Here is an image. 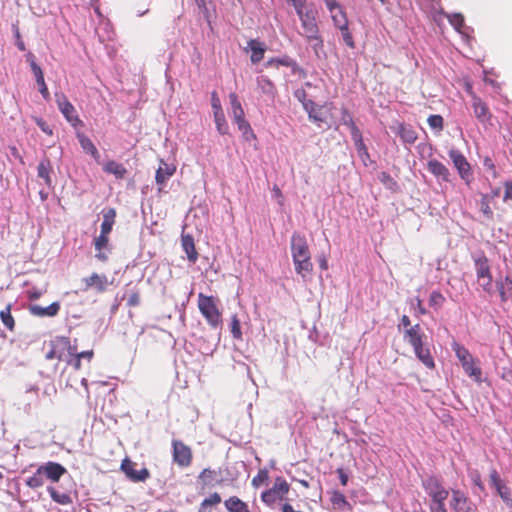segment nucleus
<instances>
[{"mask_svg":"<svg viewBox=\"0 0 512 512\" xmlns=\"http://www.w3.org/2000/svg\"><path fill=\"white\" fill-rule=\"evenodd\" d=\"M248 47L251 50V62L256 64L264 58L265 46L258 40L251 39L248 42Z\"/></svg>","mask_w":512,"mask_h":512,"instance_id":"nucleus-31","label":"nucleus"},{"mask_svg":"<svg viewBox=\"0 0 512 512\" xmlns=\"http://www.w3.org/2000/svg\"><path fill=\"white\" fill-rule=\"evenodd\" d=\"M60 303L59 302H53L47 307H42L37 304H32L28 306V310L31 315L36 317H55L59 311H60Z\"/></svg>","mask_w":512,"mask_h":512,"instance_id":"nucleus-20","label":"nucleus"},{"mask_svg":"<svg viewBox=\"0 0 512 512\" xmlns=\"http://www.w3.org/2000/svg\"><path fill=\"white\" fill-rule=\"evenodd\" d=\"M418 360L428 369L435 368V361L426 343L420 342L412 346Z\"/></svg>","mask_w":512,"mask_h":512,"instance_id":"nucleus-19","label":"nucleus"},{"mask_svg":"<svg viewBox=\"0 0 512 512\" xmlns=\"http://www.w3.org/2000/svg\"><path fill=\"white\" fill-rule=\"evenodd\" d=\"M81 361L82 359L79 356H77V350L75 351V354H70L69 357L66 359L67 365L71 366L74 370L81 369Z\"/></svg>","mask_w":512,"mask_h":512,"instance_id":"nucleus-53","label":"nucleus"},{"mask_svg":"<svg viewBox=\"0 0 512 512\" xmlns=\"http://www.w3.org/2000/svg\"><path fill=\"white\" fill-rule=\"evenodd\" d=\"M257 85L261 91L274 97L277 93V89L274 83L267 76H260L257 78Z\"/></svg>","mask_w":512,"mask_h":512,"instance_id":"nucleus-37","label":"nucleus"},{"mask_svg":"<svg viewBox=\"0 0 512 512\" xmlns=\"http://www.w3.org/2000/svg\"><path fill=\"white\" fill-rule=\"evenodd\" d=\"M51 163L49 159H43L40 161L37 167L38 177L42 178L47 186H51L52 180L50 177Z\"/></svg>","mask_w":512,"mask_h":512,"instance_id":"nucleus-36","label":"nucleus"},{"mask_svg":"<svg viewBox=\"0 0 512 512\" xmlns=\"http://www.w3.org/2000/svg\"><path fill=\"white\" fill-rule=\"evenodd\" d=\"M445 17H447L449 23L454 27V29L462 33V29L465 26V20L464 16L460 13H454V14H445L443 13Z\"/></svg>","mask_w":512,"mask_h":512,"instance_id":"nucleus-44","label":"nucleus"},{"mask_svg":"<svg viewBox=\"0 0 512 512\" xmlns=\"http://www.w3.org/2000/svg\"><path fill=\"white\" fill-rule=\"evenodd\" d=\"M290 485L281 476L276 477L273 486L261 494V500L269 507H273L276 503L283 501L289 493Z\"/></svg>","mask_w":512,"mask_h":512,"instance_id":"nucleus-5","label":"nucleus"},{"mask_svg":"<svg viewBox=\"0 0 512 512\" xmlns=\"http://www.w3.org/2000/svg\"><path fill=\"white\" fill-rule=\"evenodd\" d=\"M303 106L308 113L309 119L318 127H321L322 124H328V119L331 116L332 110L331 104L317 105L314 101L308 100L303 104Z\"/></svg>","mask_w":512,"mask_h":512,"instance_id":"nucleus-6","label":"nucleus"},{"mask_svg":"<svg viewBox=\"0 0 512 512\" xmlns=\"http://www.w3.org/2000/svg\"><path fill=\"white\" fill-rule=\"evenodd\" d=\"M341 121L342 123L350 129L351 137L355 135V133H360V129L356 126L352 115L346 108L341 110Z\"/></svg>","mask_w":512,"mask_h":512,"instance_id":"nucleus-41","label":"nucleus"},{"mask_svg":"<svg viewBox=\"0 0 512 512\" xmlns=\"http://www.w3.org/2000/svg\"><path fill=\"white\" fill-rule=\"evenodd\" d=\"M496 285L501 301L504 303L512 301V279L507 276L504 280L498 281Z\"/></svg>","mask_w":512,"mask_h":512,"instance_id":"nucleus-29","label":"nucleus"},{"mask_svg":"<svg viewBox=\"0 0 512 512\" xmlns=\"http://www.w3.org/2000/svg\"><path fill=\"white\" fill-rule=\"evenodd\" d=\"M423 487L432 501L447 500L449 496V491L435 477L426 479Z\"/></svg>","mask_w":512,"mask_h":512,"instance_id":"nucleus-16","label":"nucleus"},{"mask_svg":"<svg viewBox=\"0 0 512 512\" xmlns=\"http://www.w3.org/2000/svg\"><path fill=\"white\" fill-rule=\"evenodd\" d=\"M109 245V236L101 234L94 239L95 250L97 251L95 257L101 262H106L108 260V255L103 252L104 249H107Z\"/></svg>","mask_w":512,"mask_h":512,"instance_id":"nucleus-26","label":"nucleus"},{"mask_svg":"<svg viewBox=\"0 0 512 512\" xmlns=\"http://www.w3.org/2000/svg\"><path fill=\"white\" fill-rule=\"evenodd\" d=\"M291 253L295 271L305 277L313 269L311 255L305 236L294 233L291 237Z\"/></svg>","mask_w":512,"mask_h":512,"instance_id":"nucleus-1","label":"nucleus"},{"mask_svg":"<svg viewBox=\"0 0 512 512\" xmlns=\"http://www.w3.org/2000/svg\"><path fill=\"white\" fill-rule=\"evenodd\" d=\"M325 4L330 13L342 8L336 0H325Z\"/></svg>","mask_w":512,"mask_h":512,"instance_id":"nucleus-63","label":"nucleus"},{"mask_svg":"<svg viewBox=\"0 0 512 512\" xmlns=\"http://www.w3.org/2000/svg\"><path fill=\"white\" fill-rule=\"evenodd\" d=\"M35 122L37 126L47 135L51 136L53 134V130L51 127L47 124L45 120L42 118H35Z\"/></svg>","mask_w":512,"mask_h":512,"instance_id":"nucleus-56","label":"nucleus"},{"mask_svg":"<svg viewBox=\"0 0 512 512\" xmlns=\"http://www.w3.org/2000/svg\"><path fill=\"white\" fill-rule=\"evenodd\" d=\"M229 100L232 110V117L234 119V122L240 121L245 118V113L242 108L241 102L238 99V96L236 93L232 92L229 94Z\"/></svg>","mask_w":512,"mask_h":512,"instance_id":"nucleus-33","label":"nucleus"},{"mask_svg":"<svg viewBox=\"0 0 512 512\" xmlns=\"http://www.w3.org/2000/svg\"><path fill=\"white\" fill-rule=\"evenodd\" d=\"M475 268L479 285L488 294H492V275L488 259L483 256L475 260Z\"/></svg>","mask_w":512,"mask_h":512,"instance_id":"nucleus-9","label":"nucleus"},{"mask_svg":"<svg viewBox=\"0 0 512 512\" xmlns=\"http://www.w3.org/2000/svg\"><path fill=\"white\" fill-rule=\"evenodd\" d=\"M176 172V167L172 164H168L163 160L160 161V165L156 171L155 181L161 186L159 191L162 190V187L165 185L166 181L174 175Z\"/></svg>","mask_w":512,"mask_h":512,"instance_id":"nucleus-21","label":"nucleus"},{"mask_svg":"<svg viewBox=\"0 0 512 512\" xmlns=\"http://www.w3.org/2000/svg\"><path fill=\"white\" fill-rule=\"evenodd\" d=\"M231 333L235 339H242L241 324L236 314L231 316Z\"/></svg>","mask_w":512,"mask_h":512,"instance_id":"nucleus-52","label":"nucleus"},{"mask_svg":"<svg viewBox=\"0 0 512 512\" xmlns=\"http://www.w3.org/2000/svg\"><path fill=\"white\" fill-rule=\"evenodd\" d=\"M77 139L79 141V144L81 148L86 152L89 153L96 161H99L100 154L96 148V146L93 144L90 138H88L83 133H77Z\"/></svg>","mask_w":512,"mask_h":512,"instance_id":"nucleus-28","label":"nucleus"},{"mask_svg":"<svg viewBox=\"0 0 512 512\" xmlns=\"http://www.w3.org/2000/svg\"><path fill=\"white\" fill-rule=\"evenodd\" d=\"M489 481L506 506L512 508V488L500 477L496 469L490 471Z\"/></svg>","mask_w":512,"mask_h":512,"instance_id":"nucleus-8","label":"nucleus"},{"mask_svg":"<svg viewBox=\"0 0 512 512\" xmlns=\"http://www.w3.org/2000/svg\"><path fill=\"white\" fill-rule=\"evenodd\" d=\"M446 299L444 295L440 291H432L429 297V305L434 308L435 310L440 309Z\"/></svg>","mask_w":512,"mask_h":512,"instance_id":"nucleus-49","label":"nucleus"},{"mask_svg":"<svg viewBox=\"0 0 512 512\" xmlns=\"http://www.w3.org/2000/svg\"><path fill=\"white\" fill-rule=\"evenodd\" d=\"M468 93L471 96V107L476 119L482 124L490 123L492 119V113L490 112L487 103L483 101L479 96H477L472 91L471 87H469Z\"/></svg>","mask_w":512,"mask_h":512,"instance_id":"nucleus-12","label":"nucleus"},{"mask_svg":"<svg viewBox=\"0 0 512 512\" xmlns=\"http://www.w3.org/2000/svg\"><path fill=\"white\" fill-rule=\"evenodd\" d=\"M504 197L503 200L506 201H512V181H506L504 183Z\"/></svg>","mask_w":512,"mask_h":512,"instance_id":"nucleus-61","label":"nucleus"},{"mask_svg":"<svg viewBox=\"0 0 512 512\" xmlns=\"http://www.w3.org/2000/svg\"><path fill=\"white\" fill-rule=\"evenodd\" d=\"M268 480H269L268 470L263 468V469H260L258 471V473L253 477V479L251 481V485L257 489V488L261 487L262 485L266 484Z\"/></svg>","mask_w":512,"mask_h":512,"instance_id":"nucleus-48","label":"nucleus"},{"mask_svg":"<svg viewBox=\"0 0 512 512\" xmlns=\"http://www.w3.org/2000/svg\"><path fill=\"white\" fill-rule=\"evenodd\" d=\"M49 347L55 349L58 355V361H66L70 354H75L77 350L76 345H72L71 341L66 336H57L49 342Z\"/></svg>","mask_w":512,"mask_h":512,"instance_id":"nucleus-15","label":"nucleus"},{"mask_svg":"<svg viewBox=\"0 0 512 512\" xmlns=\"http://www.w3.org/2000/svg\"><path fill=\"white\" fill-rule=\"evenodd\" d=\"M116 218V210L114 208H109L104 214H103V221L101 224V234L108 235L112 231L113 225L115 223Z\"/></svg>","mask_w":512,"mask_h":512,"instance_id":"nucleus-32","label":"nucleus"},{"mask_svg":"<svg viewBox=\"0 0 512 512\" xmlns=\"http://www.w3.org/2000/svg\"><path fill=\"white\" fill-rule=\"evenodd\" d=\"M396 134L405 144H414L418 138L417 132L409 125L398 124Z\"/></svg>","mask_w":512,"mask_h":512,"instance_id":"nucleus-23","label":"nucleus"},{"mask_svg":"<svg viewBox=\"0 0 512 512\" xmlns=\"http://www.w3.org/2000/svg\"><path fill=\"white\" fill-rule=\"evenodd\" d=\"M352 140L354 142L355 148L358 152V155L363 159L364 157H368V150L367 147L363 141L362 133H355L354 136H352Z\"/></svg>","mask_w":512,"mask_h":512,"instance_id":"nucleus-45","label":"nucleus"},{"mask_svg":"<svg viewBox=\"0 0 512 512\" xmlns=\"http://www.w3.org/2000/svg\"><path fill=\"white\" fill-rule=\"evenodd\" d=\"M43 476H44L43 473H39V468H38L37 471L26 480V485L32 489L41 487L44 483Z\"/></svg>","mask_w":512,"mask_h":512,"instance_id":"nucleus-50","label":"nucleus"},{"mask_svg":"<svg viewBox=\"0 0 512 512\" xmlns=\"http://www.w3.org/2000/svg\"><path fill=\"white\" fill-rule=\"evenodd\" d=\"M30 66L36 78V81L44 79V74L41 67L34 60L31 61Z\"/></svg>","mask_w":512,"mask_h":512,"instance_id":"nucleus-59","label":"nucleus"},{"mask_svg":"<svg viewBox=\"0 0 512 512\" xmlns=\"http://www.w3.org/2000/svg\"><path fill=\"white\" fill-rule=\"evenodd\" d=\"M82 283L84 284V291L94 290L96 293L101 294L108 290L112 281H109L105 274L93 272L89 276L83 278Z\"/></svg>","mask_w":512,"mask_h":512,"instance_id":"nucleus-13","label":"nucleus"},{"mask_svg":"<svg viewBox=\"0 0 512 512\" xmlns=\"http://www.w3.org/2000/svg\"><path fill=\"white\" fill-rule=\"evenodd\" d=\"M452 349L455 352L456 357L461 363V366L465 373L473 378L476 382L482 381V370L479 366L478 360H476L463 345L454 342Z\"/></svg>","mask_w":512,"mask_h":512,"instance_id":"nucleus-3","label":"nucleus"},{"mask_svg":"<svg viewBox=\"0 0 512 512\" xmlns=\"http://www.w3.org/2000/svg\"><path fill=\"white\" fill-rule=\"evenodd\" d=\"M106 173L113 174L117 179H123L127 173V169L114 160H110L103 166Z\"/></svg>","mask_w":512,"mask_h":512,"instance_id":"nucleus-34","label":"nucleus"},{"mask_svg":"<svg viewBox=\"0 0 512 512\" xmlns=\"http://www.w3.org/2000/svg\"><path fill=\"white\" fill-rule=\"evenodd\" d=\"M197 306L210 328L218 329L222 327V312L218 307L217 298L199 293Z\"/></svg>","mask_w":512,"mask_h":512,"instance_id":"nucleus-2","label":"nucleus"},{"mask_svg":"<svg viewBox=\"0 0 512 512\" xmlns=\"http://www.w3.org/2000/svg\"><path fill=\"white\" fill-rule=\"evenodd\" d=\"M217 476V472L210 468H205L201 471L198 479L201 481L203 486L211 485Z\"/></svg>","mask_w":512,"mask_h":512,"instance_id":"nucleus-47","label":"nucleus"},{"mask_svg":"<svg viewBox=\"0 0 512 512\" xmlns=\"http://www.w3.org/2000/svg\"><path fill=\"white\" fill-rule=\"evenodd\" d=\"M339 30L341 31V34H342L345 44L348 47L353 48L355 44H354L353 36H352L351 32L349 31V27L347 26V28H340Z\"/></svg>","mask_w":512,"mask_h":512,"instance_id":"nucleus-55","label":"nucleus"},{"mask_svg":"<svg viewBox=\"0 0 512 512\" xmlns=\"http://www.w3.org/2000/svg\"><path fill=\"white\" fill-rule=\"evenodd\" d=\"M39 473H43L52 482H58L67 473V470L60 463L49 461L39 466Z\"/></svg>","mask_w":512,"mask_h":512,"instance_id":"nucleus-18","label":"nucleus"},{"mask_svg":"<svg viewBox=\"0 0 512 512\" xmlns=\"http://www.w3.org/2000/svg\"><path fill=\"white\" fill-rule=\"evenodd\" d=\"M427 168L430 173H432L435 177L442 179L445 182L450 181V172L448 168L436 159L429 160L427 163Z\"/></svg>","mask_w":512,"mask_h":512,"instance_id":"nucleus-22","label":"nucleus"},{"mask_svg":"<svg viewBox=\"0 0 512 512\" xmlns=\"http://www.w3.org/2000/svg\"><path fill=\"white\" fill-rule=\"evenodd\" d=\"M235 123L238 129L242 132V136L246 141L250 142L252 140L257 139L256 134L254 133L249 122L245 118Z\"/></svg>","mask_w":512,"mask_h":512,"instance_id":"nucleus-38","label":"nucleus"},{"mask_svg":"<svg viewBox=\"0 0 512 512\" xmlns=\"http://www.w3.org/2000/svg\"><path fill=\"white\" fill-rule=\"evenodd\" d=\"M332 21L336 28H347L349 25L347 15L343 8L338 9L337 11H334L331 13Z\"/></svg>","mask_w":512,"mask_h":512,"instance_id":"nucleus-42","label":"nucleus"},{"mask_svg":"<svg viewBox=\"0 0 512 512\" xmlns=\"http://www.w3.org/2000/svg\"><path fill=\"white\" fill-rule=\"evenodd\" d=\"M211 105H212V109H213V114L216 112L217 113L223 112L220 100H219L216 92L212 93Z\"/></svg>","mask_w":512,"mask_h":512,"instance_id":"nucleus-57","label":"nucleus"},{"mask_svg":"<svg viewBox=\"0 0 512 512\" xmlns=\"http://www.w3.org/2000/svg\"><path fill=\"white\" fill-rule=\"evenodd\" d=\"M47 492L49 493L51 499L57 504L66 506L73 503L72 497L69 493L61 492L53 486H48Z\"/></svg>","mask_w":512,"mask_h":512,"instance_id":"nucleus-30","label":"nucleus"},{"mask_svg":"<svg viewBox=\"0 0 512 512\" xmlns=\"http://www.w3.org/2000/svg\"><path fill=\"white\" fill-rule=\"evenodd\" d=\"M272 191H273V194H274L275 198L277 199L279 205L282 206L284 204V196L282 194L281 189L277 185H274Z\"/></svg>","mask_w":512,"mask_h":512,"instance_id":"nucleus-64","label":"nucleus"},{"mask_svg":"<svg viewBox=\"0 0 512 512\" xmlns=\"http://www.w3.org/2000/svg\"><path fill=\"white\" fill-rule=\"evenodd\" d=\"M493 201L488 198L485 194L481 195V199L479 202L480 210L485 217L486 220L491 221L494 218V213L491 208V203Z\"/></svg>","mask_w":512,"mask_h":512,"instance_id":"nucleus-40","label":"nucleus"},{"mask_svg":"<svg viewBox=\"0 0 512 512\" xmlns=\"http://www.w3.org/2000/svg\"><path fill=\"white\" fill-rule=\"evenodd\" d=\"M291 4L295 8L296 13H297L299 19L303 18L305 16V11L303 10L304 3L301 0H296L293 3H291Z\"/></svg>","mask_w":512,"mask_h":512,"instance_id":"nucleus-62","label":"nucleus"},{"mask_svg":"<svg viewBox=\"0 0 512 512\" xmlns=\"http://www.w3.org/2000/svg\"><path fill=\"white\" fill-rule=\"evenodd\" d=\"M56 103L62 115L74 128L84 126V123L79 118L75 107L64 94H56Z\"/></svg>","mask_w":512,"mask_h":512,"instance_id":"nucleus-7","label":"nucleus"},{"mask_svg":"<svg viewBox=\"0 0 512 512\" xmlns=\"http://www.w3.org/2000/svg\"><path fill=\"white\" fill-rule=\"evenodd\" d=\"M213 115H214V121H215L216 129H217L218 133L221 135H227L229 133V126L226 121L224 112H220V113L216 112Z\"/></svg>","mask_w":512,"mask_h":512,"instance_id":"nucleus-43","label":"nucleus"},{"mask_svg":"<svg viewBox=\"0 0 512 512\" xmlns=\"http://www.w3.org/2000/svg\"><path fill=\"white\" fill-rule=\"evenodd\" d=\"M136 467L137 463L126 457L122 460L120 469L130 481L135 483L145 482L150 478V472L147 468L137 470Z\"/></svg>","mask_w":512,"mask_h":512,"instance_id":"nucleus-10","label":"nucleus"},{"mask_svg":"<svg viewBox=\"0 0 512 512\" xmlns=\"http://www.w3.org/2000/svg\"><path fill=\"white\" fill-rule=\"evenodd\" d=\"M222 498L219 493L214 492L205 498L199 505L198 512H211L212 508L220 504Z\"/></svg>","mask_w":512,"mask_h":512,"instance_id":"nucleus-35","label":"nucleus"},{"mask_svg":"<svg viewBox=\"0 0 512 512\" xmlns=\"http://www.w3.org/2000/svg\"><path fill=\"white\" fill-rule=\"evenodd\" d=\"M12 305L8 304L3 310L0 311V318L3 325L10 331L15 328V320L11 314Z\"/></svg>","mask_w":512,"mask_h":512,"instance_id":"nucleus-39","label":"nucleus"},{"mask_svg":"<svg viewBox=\"0 0 512 512\" xmlns=\"http://www.w3.org/2000/svg\"><path fill=\"white\" fill-rule=\"evenodd\" d=\"M426 336L422 332L419 324H415L412 327H409L404 332V339L411 345H415L417 343L423 342Z\"/></svg>","mask_w":512,"mask_h":512,"instance_id":"nucleus-25","label":"nucleus"},{"mask_svg":"<svg viewBox=\"0 0 512 512\" xmlns=\"http://www.w3.org/2000/svg\"><path fill=\"white\" fill-rule=\"evenodd\" d=\"M294 64H295V62L293 60H291L289 57L270 59L267 62V66H271V65L279 66V65H281V66H285V67H291Z\"/></svg>","mask_w":512,"mask_h":512,"instance_id":"nucleus-54","label":"nucleus"},{"mask_svg":"<svg viewBox=\"0 0 512 512\" xmlns=\"http://www.w3.org/2000/svg\"><path fill=\"white\" fill-rule=\"evenodd\" d=\"M315 14V11L312 9L306 10L305 16L300 18V21L303 29L302 35L311 43L313 49L317 51L323 47V40L320 36Z\"/></svg>","mask_w":512,"mask_h":512,"instance_id":"nucleus-4","label":"nucleus"},{"mask_svg":"<svg viewBox=\"0 0 512 512\" xmlns=\"http://www.w3.org/2000/svg\"><path fill=\"white\" fill-rule=\"evenodd\" d=\"M451 507L455 512H476L475 506L460 490L452 491Z\"/></svg>","mask_w":512,"mask_h":512,"instance_id":"nucleus-17","label":"nucleus"},{"mask_svg":"<svg viewBox=\"0 0 512 512\" xmlns=\"http://www.w3.org/2000/svg\"><path fill=\"white\" fill-rule=\"evenodd\" d=\"M172 448L174 463L181 468L189 467L193 459L191 448L180 440H173Z\"/></svg>","mask_w":512,"mask_h":512,"instance_id":"nucleus-11","label":"nucleus"},{"mask_svg":"<svg viewBox=\"0 0 512 512\" xmlns=\"http://www.w3.org/2000/svg\"><path fill=\"white\" fill-rule=\"evenodd\" d=\"M140 304V293L138 291L132 292L127 300V305L130 307H136Z\"/></svg>","mask_w":512,"mask_h":512,"instance_id":"nucleus-58","label":"nucleus"},{"mask_svg":"<svg viewBox=\"0 0 512 512\" xmlns=\"http://www.w3.org/2000/svg\"><path fill=\"white\" fill-rule=\"evenodd\" d=\"M427 122L431 129L435 131L436 134H440L444 128V119L441 115L433 114L430 115L427 119Z\"/></svg>","mask_w":512,"mask_h":512,"instance_id":"nucleus-46","label":"nucleus"},{"mask_svg":"<svg viewBox=\"0 0 512 512\" xmlns=\"http://www.w3.org/2000/svg\"><path fill=\"white\" fill-rule=\"evenodd\" d=\"M36 82H37V85H38V88H39V92L42 94L43 98L46 99V100L49 99L50 93L48 91V88H47V85L45 83V80L42 79V80H38Z\"/></svg>","mask_w":512,"mask_h":512,"instance_id":"nucleus-60","label":"nucleus"},{"mask_svg":"<svg viewBox=\"0 0 512 512\" xmlns=\"http://www.w3.org/2000/svg\"><path fill=\"white\" fill-rule=\"evenodd\" d=\"M181 245L190 262L195 263L198 259V252L195 248L194 239L191 235L186 234L181 237Z\"/></svg>","mask_w":512,"mask_h":512,"instance_id":"nucleus-24","label":"nucleus"},{"mask_svg":"<svg viewBox=\"0 0 512 512\" xmlns=\"http://www.w3.org/2000/svg\"><path fill=\"white\" fill-rule=\"evenodd\" d=\"M331 502L334 505V507H337L339 509H342L348 505L345 495L339 491H334L332 493Z\"/></svg>","mask_w":512,"mask_h":512,"instance_id":"nucleus-51","label":"nucleus"},{"mask_svg":"<svg viewBox=\"0 0 512 512\" xmlns=\"http://www.w3.org/2000/svg\"><path fill=\"white\" fill-rule=\"evenodd\" d=\"M449 157L452 160L454 167L457 169L460 177L469 184L472 181L471 166L465 156L457 149L449 151Z\"/></svg>","mask_w":512,"mask_h":512,"instance_id":"nucleus-14","label":"nucleus"},{"mask_svg":"<svg viewBox=\"0 0 512 512\" xmlns=\"http://www.w3.org/2000/svg\"><path fill=\"white\" fill-rule=\"evenodd\" d=\"M224 506L228 512H251L248 504L237 496H231L226 499Z\"/></svg>","mask_w":512,"mask_h":512,"instance_id":"nucleus-27","label":"nucleus"}]
</instances>
